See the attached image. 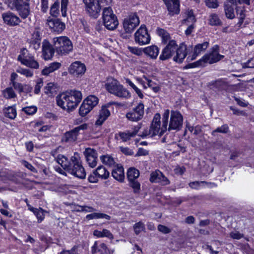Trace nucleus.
<instances>
[{"label": "nucleus", "instance_id": "12", "mask_svg": "<svg viewBox=\"0 0 254 254\" xmlns=\"http://www.w3.org/2000/svg\"><path fill=\"white\" fill-rule=\"evenodd\" d=\"M27 51L23 48L21 51V54L18 56L17 60L22 64L32 68L37 69L39 67L38 63L34 60L33 56L26 55Z\"/></svg>", "mask_w": 254, "mask_h": 254}, {"label": "nucleus", "instance_id": "49", "mask_svg": "<svg viewBox=\"0 0 254 254\" xmlns=\"http://www.w3.org/2000/svg\"><path fill=\"white\" fill-rule=\"evenodd\" d=\"M212 85L215 88L222 89L226 85V82L222 79H219L215 81H212Z\"/></svg>", "mask_w": 254, "mask_h": 254}, {"label": "nucleus", "instance_id": "59", "mask_svg": "<svg viewBox=\"0 0 254 254\" xmlns=\"http://www.w3.org/2000/svg\"><path fill=\"white\" fill-rule=\"evenodd\" d=\"M43 86V81L41 79H39L36 83L35 87L34 93L36 94H38L40 91V89Z\"/></svg>", "mask_w": 254, "mask_h": 254}, {"label": "nucleus", "instance_id": "5", "mask_svg": "<svg viewBox=\"0 0 254 254\" xmlns=\"http://www.w3.org/2000/svg\"><path fill=\"white\" fill-rule=\"evenodd\" d=\"M53 46L58 54L65 55L73 50L71 41L66 36L55 37L53 39Z\"/></svg>", "mask_w": 254, "mask_h": 254}, {"label": "nucleus", "instance_id": "30", "mask_svg": "<svg viewBox=\"0 0 254 254\" xmlns=\"http://www.w3.org/2000/svg\"><path fill=\"white\" fill-rule=\"evenodd\" d=\"M140 128L139 127H136L134 128V130L132 132H121L119 133V136L123 140V141H127L129 140L131 137H134L138 132V130Z\"/></svg>", "mask_w": 254, "mask_h": 254}, {"label": "nucleus", "instance_id": "20", "mask_svg": "<svg viewBox=\"0 0 254 254\" xmlns=\"http://www.w3.org/2000/svg\"><path fill=\"white\" fill-rule=\"evenodd\" d=\"M85 71V65L79 61L73 63L68 68L69 73L74 76L82 75Z\"/></svg>", "mask_w": 254, "mask_h": 254}, {"label": "nucleus", "instance_id": "29", "mask_svg": "<svg viewBox=\"0 0 254 254\" xmlns=\"http://www.w3.org/2000/svg\"><path fill=\"white\" fill-rule=\"evenodd\" d=\"M112 176L115 179L121 182H123L125 178L123 167H118L115 169L113 170Z\"/></svg>", "mask_w": 254, "mask_h": 254}, {"label": "nucleus", "instance_id": "17", "mask_svg": "<svg viewBox=\"0 0 254 254\" xmlns=\"http://www.w3.org/2000/svg\"><path fill=\"white\" fill-rule=\"evenodd\" d=\"M2 17L4 23L9 26H17L21 22L18 16L10 11L2 13Z\"/></svg>", "mask_w": 254, "mask_h": 254}, {"label": "nucleus", "instance_id": "50", "mask_svg": "<svg viewBox=\"0 0 254 254\" xmlns=\"http://www.w3.org/2000/svg\"><path fill=\"white\" fill-rule=\"evenodd\" d=\"M59 13V3L55 2L51 6L50 13L53 16H57Z\"/></svg>", "mask_w": 254, "mask_h": 254}, {"label": "nucleus", "instance_id": "4", "mask_svg": "<svg viewBox=\"0 0 254 254\" xmlns=\"http://www.w3.org/2000/svg\"><path fill=\"white\" fill-rule=\"evenodd\" d=\"M169 110H166L163 114L162 127L160 132V136L162 135L167 129L168 130H179L183 126V118L181 113L177 111H172L169 125L168 127V120L169 118Z\"/></svg>", "mask_w": 254, "mask_h": 254}, {"label": "nucleus", "instance_id": "51", "mask_svg": "<svg viewBox=\"0 0 254 254\" xmlns=\"http://www.w3.org/2000/svg\"><path fill=\"white\" fill-rule=\"evenodd\" d=\"M203 66L201 59H200L198 61L189 64L185 66V68L188 69L190 68H194L195 67Z\"/></svg>", "mask_w": 254, "mask_h": 254}, {"label": "nucleus", "instance_id": "48", "mask_svg": "<svg viewBox=\"0 0 254 254\" xmlns=\"http://www.w3.org/2000/svg\"><path fill=\"white\" fill-rule=\"evenodd\" d=\"M27 115H33L37 111V107L35 106H29L23 108L22 110Z\"/></svg>", "mask_w": 254, "mask_h": 254}, {"label": "nucleus", "instance_id": "25", "mask_svg": "<svg viewBox=\"0 0 254 254\" xmlns=\"http://www.w3.org/2000/svg\"><path fill=\"white\" fill-rule=\"evenodd\" d=\"M209 46L208 42H204L201 44H198L195 46L193 54L187 58V60L192 61L196 59L197 56L201 52H204Z\"/></svg>", "mask_w": 254, "mask_h": 254}, {"label": "nucleus", "instance_id": "22", "mask_svg": "<svg viewBox=\"0 0 254 254\" xmlns=\"http://www.w3.org/2000/svg\"><path fill=\"white\" fill-rule=\"evenodd\" d=\"M43 55L45 60H49L53 57L56 51L55 47L48 41L44 40L42 45Z\"/></svg>", "mask_w": 254, "mask_h": 254}, {"label": "nucleus", "instance_id": "63", "mask_svg": "<svg viewBox=\"0 0 254 254\" xmlns=\"http://www.w3.org/2000/svg\"><path fill=\"white\" fill-rule=\"evenodd\" d=\"M158 170H156L150 174V181L152 183L156 182L158 179Z\"/></svg>", "mask_w": 254, "mask_h": 254}, {"label": "nucleus", "instance_id": "37", "mask_svg": "<svg viewBox=\"0 0 254 254\" xmlns=\"http://www.w3.org/2000/svg\"><path fill=\"white\" fill-rule=\"evenodd\" d=\"M224 10L226 16L228 18L232 19L235 18L234 9L232 5L229 3H225Z\"/></svg>", "mask_w": 254, "mask_h": 254}, {"label": "nucleus", "instance_id": "60", "mask_svg": "<svg viewBox=\"0 0 254 254\" xmlns=\"http://www.w3.org/2000/svg\"><path fill=\"white\" fill-rule=\"evenodd\" d=\"M120 150L123 153L126 155H132L133 154L132 150L128 147H124L122 146L120 147Z\"/></svg>", "mask_w": 254, "mask_h": 254}, {"label": "nucleus", "instance_id": "38", "mask_svg": "<svg viewBox=\"0 0 254 254\" xmlns=\"http://www.w3.org/2000/svg\"><path fill=\"white\" fill-rule=\"evenodd\" d=\"M100 159L103 164L109 166H112L115 164L114 159L109 155L101 156Z\"/></svg>", "mask_w": 254, "mask_h": 254}, {"label": "nucleus", "instance_id": "13", "mask_svg": "<svg viewBox=\"0 0 254 254\" xmlns=\"http://www.w3.org/2000/svg\"><path fill=\"white\" fill-rule=\"evenodd\" d=\"M87 124H84L75 127L70 131L66 132L62 138V141L64 142L75 141L77 139V137L79 134V131L80 130H85L87 129Z\"/></svg>", "mask_w": 254, "mask_h": 254}, {"label": "nucleus", "instance_id": "56", "mask_svg": "<svg viewBox=\"0 0 254 254\" xmlns=\"http://www.w3.org/2000/svg\"><path fill=\"white\" fill-rule=\"evenodd\" d=\"M12 85L13 88L15 90L18 91L20 93L24 91L23 86L21 83L17 82L16 81H13V82L12 83Z\"/></svg>", "mask_w": 254, "mask_h": 254}, {"label": "nucleus", "instance_id": "3", "mask_svg": "<svg viewBox=\"0 0 254 254\" xmlns=\"http://www.w3.org/2000/svg\"><path fill=\"white\" fill-rule=\"evenodd\" d=\"M80 91L70 90L63 93L56 97L57 105L64 110L74 109L82 100Z\"/></svg>", "mask_w": 254, "mask_h": 254}, {"label": "nucleus", "instance_id": "64", "mask_svg": "<svg viewBox=\"0 0 254 254\" xmlns=\"http://www.w3.org/2000/svg\"><path fill=\"white\" fill-rule=\"evenodd\" d=\"M98 176L95 174L94 171L93 173L89 175L88 180L90 183H95L98 182Z\"/></svg>", "mask_w": 254, "mask_h": 254}, {"label": "nucleus", "instance_id": "16", "mask_svg": "<svg viewBox=\"0 0 254 254\" xmlns=\"http://www.w3.org/2000/svg\"><path fill=\"white\" fill-rule=\"evenodd\" d=\"M135 41L140 45L148 44L150 37L145 26H141L134 34Z\"/></svg>", "mask_w": 254, "mask_h": 254}, {"label": "nucleus", "instance_id": "27", "mask_svg": "<svg viewBox=\"0 0 254 254\" xmlns=\"http://www.w3.org/2000/svg\"><path fill=\"white\" fill-rule=\"evenodd\" d=\"M94 173L98 178L103 180L107 179L110 175L109 172L102 165L99 166L97 169L94 170Z\"/></svg>", "mask_w": 254, "mask_h": 254}, {"label": "nucleus", "instance_id": "11", "mask_svg": "<svg viewBox=\"0 0 254 254\" xmlns=\"http://www.w3.org/2000/svg\"><path fill=\"white\" fill-rule=\"evenodd\" d=\"M144 114V106L143 103H139L133 108L131 110L126 114L127 118L132 122H137L141 120Z\"/></svg>", "mask_w": 254, "mask_h": 254}, {"label": "nucleus", "instance_id": "55", "mask_svg": "<svg viewBox=\"0 0 254 254\" xmlns=\"http://www.w3.org/2000/svg\"><path fill=\"white\" fill-rule=\"evenodd\" d=\"M200 184H205L207 185L211 184V183H208L205 181H201V182H198V181H195L190 182L189 184V186L192 188V189H197L198 186H199Z\"/></svg>", "mask_w": 254, "mask_h": 254}, {"label": "nucleus", "instance_id": "54", "mask_svg": "<svg viewBox=\"0 0 254 254\" xmlns=\"http://www.w3.org/2000/svg\"><path fill=\"white\" fill-rule=\"evenodd\" d=\"M170 184L169 179L160 171V185L162 186L167 185Z\"/></svg>", "mask_w": 254, "mask_h": 254}, {"label": "nucleus", "instance_id": "14", "mask_svg": "<svg viewBox=\"0 0 254 254\" xmlns=\"http://www.w3.org/2000/svg\"><path fill=\"white\" fill-rule=\"evenodd\" d=\"M159 133V113H156L149 128L145 129L139 135L142 137L150 136L153 137Z\"/></svg>", "mask_w": 254, "mask_h": 254}, {"label": "nucleus", "instance_id": "26", "mask_svg": "<svg viewBox=\"0 0 254 254\" xmlns=\"http://www.w3.org/2000/svg\"><path fill=\"white\" fill-rule=\"evenodd\" d=\"M121 85L116 79L110 77L107 79V82L105 84V87L109 92L114 95Z\"/></svg>", "mask_w": 254, "mask_h": 254}, {"label": "nucleus", "instance_id": "10", "mask_svg": "<svg viewBox=\"0 0 254 254\" xmlns=\"http://www.w3.org/2000/svg\"><path fill=\"white\" fill-rule=\"evenodd\" d=\"M139 176V172L134 168H130L127 172V178L129 186L133 189L134 193H138L140 190V184L137 180Z\"/></svg>", "mask_w": 254, "mask_h": 254}, {"label": "nucleus", "instance_id": "24", "mask_svg": "<svg viewBox=\"0 0 254 254\" xmlns=\"http://www.w3.org/2000/svg\"><path fill=\"white\" fill-rule=\"evenodd\" d=\"M114 252V250H109L104 243H101L98 245L97 242L94 243L91 250L92 254H95L97 252L100 253V254H113Z\"/></svg>", "mask_w": 254, "mask_h": 254}, {"label": "nucleus", "instance_id": "45", "mask_svg": "<svg viewBox=\"0 0 254 254\" xmlns=\"http://www.w3.org/2000/svg\"><path fill=\"white\" fill-rule=\"evenodd\" d=\"M229 131V127L227 125L225 124L220 127H217L216 129L212 131L211 134L213 136L215 135L216 132L227 133Z\"/></svg>", "mask_w": 254, "mask_h": 254}, {"label": "nucleus", "instance_id": "43", "mask_svg": "<svg viewBox=\"0 0 254 254\" xmlns=\"http://www.w3.org/2000/svg\"><path fill=\"white\" fill-rule=\"evenodd\" d=\"M92 109L87 106L86 104L82 102L79 109V114L82 117H84L87 115Z\"/></svg>", "mask_w": 254, "mask_h": 254}, {"label": "nucleus", "instance_id": "36", "mask_svg": "<svg viewBox=\"0 0 254 254\" xmlns=\"http://www.w3.org/2000/svg\"><path fill=\"white\" fill-rule=\"evenodd\" d=\"M236 11L237 15L239 16V21L238 23L239 27H240L244 22V20L246 17V14L245 13L246 9L244 7L237 6L236 7Z\"/></svg>", "mask_w": 254, "mask_h": 254}, {"label": "nucleus", "instance_id": "6", "mask_svg": "<svg viewBox=\"0 0 254 254\" xmlns=\"http://www.w3.org/2000/svg\"><path fill=\"white\" fill-rule=\"evenodd\" d=\"M30 0H7V4L11 10L15 9L23 19L26 18L30 14Z\"/></svg>", "mask_w": 254, "mask_h": 254}, {"label": "nucleus", "instance_id": "35", "mask_svg": "<svg viewBox=\"0 0 254 254\" xmlns=\"http://www.w3.org/2000/svg\"><path fill=\"white\" fill-rule=\"evenodd\" d=\"M5 116L10 119H14L16 117V110L14 106H9L3 109Z\"/></svg>", "mask_w": 254, "mask_h": 254}, {"label": "nucleus", "instance_id": "31", "mask_svg": "<svg viewBox=\"0 0 254 254\" xmlns=\"http://www.w3.org/2000/svg\"><path fill=\"white\" fill-rule=\"evenodd\" d=\"M114 95L118 97L127 99L130 97L129 91L122 85L119 86Z\"/></svg>", "mask_w": 254, "mask_h": 254}, {"label": "nucleus", "instance_id": "2", "mask_svg": "<svg viewBox=\"0 0 254 254\" xmlns=\"http://www.w3.org/2000/svg\"><path fill=\"white\" fill-rule=\"evenodd\" d=\"M189 51L190 50L184 43H181L178 47L176 41L170 40L162 50V53L160 55V60L165 61L169 59L176 53V55L173 57V61L181 64L187 57Z\"/></svg>", "mask_w": 254, "mask_h": 254}, {"label": "nucleus", "instance_id": "41", "mask_svg": "<svg viewBox=\"0 0 254 254\" xmlns=\"http://www.w3.org/2000/svg\"><path fill=\"white\" fill-rule=\"evenodd\" d=\"M209 24L212 26H219L222 25V22L218 16L214 13L210 16Z\"/></svg>", "mask_w": 254, "mask_h": 254}, {"label": "nucleus", "instance_id": "34", "mask_svg": "<svg viewBox=\"0 0 254 254\" xmlns=\"http://www.w3.org/2000/svg\"><path fill=\"white\" fill-rule=\"evenodd\" d=\"M98 102L99 99L96 96L90 95L87 97L83 102L86 104L87 106L92 110L98 104Z\"/></svg>", "mask_w": 254, "mask_h": 254}, {"label": "nucleus", "instance_id": "47", "mask_svg": "<svg viewBox=\"0 0 254 254\" xmlns=\"http://www.w3.org/2000/svg\"><path fill=\"white\" fill-rule=\"evenodd\" d=\"M133 228L135 233L138 235L145 229V226L143 223L139 222L134 224Z\"/></svg>", "mask_w": 254, "mask_h": 254}, {"label": "nucleus", "instance_id": "52", "mask_svg": "<svg viewBox=\"0 0 254 254\" xmlns=\"http://www.w3.org/2000/svg\"><path fill=\"white\" fill-rule=\"evenodd\" d=\"M205 4L209 8H215L218 6L217 0H206Z\"/></svg>", "mask_w": 254, "mask_h": 254}, {"label": "nucleus", "instance_id": "40", "mask_svg": "<svg viewBox=\"0 0 254 254\" xmlns=\"http://www.w3.org/2000/svg\"><path fill=\"white\" fill-rule=\"evenodd\" d=\"M160 37L161 38L162 43L166 44L167 42H169L171 40V37L168 32L163 29L160 28Z\"/></svg>", "mask_w": 254, "mask_h": 254}, {"label": "nucleus", "instance_id": "9", "mask_svg": "<svg viewBox=\"0 0 254 254\" xmlns=\"http://www.w3.org/2000/svg\"><path fill=\"white\" fill-rule=\"evenodd\" d=\"M85 3L86 10L89 14L94 17H97L100 11L102 3L104 1L110 2L111 0H83Z\"/></svg>", "mask_w": 254, "mask_h": 254}, {"label": "nucleus", "instance_id": "28", "mask_svg": "<svg viewBox=\"0 0 254 254\" xmlns=\"http://www.w3.org/2000/svg\"><path fill=\"white\" fill-rule=\"evenodd\" d=\"M143 52L151 58L155 59L158 55L159 50L157 46H151L144 48Z\"/></svg>", "mask_w": 254, "mask_h": 254}, {"label": "nucleus", "instance_id": "1", "mask_svg": "<svg viewBox=\"0 0 254 254\" xmlns=\"http://www.w3.org/2000/svg\"><path fill=\"white\" fill-rule=\"evenodd\" d=\"M57 161L68 173L80 179L85 178L86 172L78 153L75 152L69 159L59 154L57 157Z\"/></svg>", "mask_w": 254, "mask_h": 254}, {"label": "nucleus", "instance_id": "62", "mask_svg": "<svg viewBox=\"0 0 254 254\" xmlns=\"http://www.w3.org/2000/svg\"><path fill=\"white\" fill-rule=\"evenodd\" d=\"M76 250L77 247L74 246L70 250L63 251L60 254H78Z\"/></svg>", "mask_w": 254, "mask_h": 254}, {"label": "nucleus", "instance_id": "53", "mask_svg": "<svg viewBox=\"0 0 254 254\" xmlns=\"http://www.w3.org/2000/svg\"><path fill=\"white\" fill-rule=\"evenodd\" d=\"M244 236L243 234L240 233L237 231H233L230 233V237L233 239L240 240L243 238Z\"/></svg>", "mask_w": 254, "mask_h": 254}, {"label": "nucleus", "instance_id": "21", "mask_svg": "<svg viewBox=\"0 0 254 254\" xmlns=\"http://www.w3.org/2000/svg\"><path fill=\"white\" fill-rule=\"evenodd\" d=\"M84 154L89 166L94 168L97 165V153L95 149L88 148L84 151Z\"/></svg>", "mask_w": 254, "mask_h": 254}, {"label": "nucleus", "instance_id": "46", "mask_svg": "<svg viewBox=\"0 0 254 254\" xmlns=\"http://www.w3.org/2000/svg\"><path fill=\"white\" fill-rule=\"evenodd\" d=\"M16 71L17 72L23 74L27 77H31L33 74V72L30 69L23 68L20 67H19Z\"/></svg>", "mask_w": 254, "mask_h": 254}, {"label": "nucleus", "instance_id": "19", "mask_svg": "<svg viewBox=\"0 0 254 254\" xmlns=\"http://www.w3.org/2000/svg\"><path fill=\"white\" fill-rule=\"evenodd\" d=\"M47 24L53 32L58 33H61L65 27V24L61 21L59 19L56 18L48 19L47 20Z\"/></svg>", "mask_w": 254, "mask_h": 254}, {"label": "nucleus", "instance_id": "15", "mask_svg": "<svg viewBox=\"0 0 254 254\" xmlns=\"http://www.w3.org/2000/svg\"><path fill=\"white\" fill-rule=\"evenodd\" d=\"M139 24V18L136 13L129 15L128 18L125 19L123 26L126 33L132 32Z\"/></svg>", "mask_w": 254, "mask_h": 254}, {"label": "nucleus", "instance_id": "23", "mask_svg": "<svg viewBox=\"0 0 254 254\" xmlns=\"http://www.w3.org/2000/svg\"><path fill=\"white\" fill-rule=\"evenodd\" d=\"M166 7L172 15L178 14L180 12L179 0H163Z\"/></svg>", "mask_w": 254, "mask_h": 254}, {"label": "nucleus", "instance_id": "58", "mask_svg": "<svg viewBox=\"0 0 254 254\" xmlns=\"http://www.w3.org/2000/svg\"><path fill=\"white\" fill-rule=\"evenodd\" d=\"M129 85L134 90L136 94L140 98H143V95L142 94L141 91L130 81L128 82Z\"/></svg>", "mask_w": 254, "mask_h": 254}, {"label": "nucleus", "instance_id": "57", "mask_svg": "<svg viewBox=\"0 0 254 254\" xmlns=\"http://www.w3.org/2000/svg\"><path fill=\"white\" fill-rule=\"evenodd\" d=\"M68 3V0H62L61 11L63 16H66V9Z\"/></svg>", "mask_w": 254, "mask_h": 254}, {"label": "nucleus", "instance_id": "33", "mask_svg": "<svg viewBox=\"0 0 254 254\" xmlns=\"http://www.w3.org/2000/svg\"><path fill=\"white\" fill-rule=\"evenodd\" d=\"M101 218H104L109 220L111 219V216L103 213L98 212H94L91 214H88L86 216V219L87 220Z\"/></svg>", "mask_w": 254, "mask_h": 254}, {"label": "nucleus", "instance_id": "32", "mask_svg": "<svg viewBox=\"0 0 254 254\" xmlns=\"http://www.w3.org/2000/svg\"><path fill=\"white\" fill-rule=\"evenodd\" d=\"M61 66L60 63L54 62L49 64V66L46 67L43 69L42 73L43 75H47L51 72L59 69Z\"/></svg>", "mask_w": 254, "mask_h": 254}, {"label": "nucleus", "instance_id": "44", "mask_svg": "<svg viewBox=\"0 0 254 254\" xmlns=\"http://www.w3.org/2000/svg\"><path fill=\"white\" fill-rule=\"evenodd\" d=\"M57 85L52 82L48 83L44 87V92L46 94H53L56 92Z\"/></svg>", "mask_w": 254, "mask_h": 254}, {"label": "nucleus", "instance_id": "39", "mask_svg": "<svg viewBox=\"0 0 254 254\" xmlns=\"http://www.w3.org/2000/svg\"><path fill=\"white\" fill-rule=\"evenodd\" d=\"M3 97L7 99L14 98L16 97V95L12 87H7L2 91Z\"/></svg>", "mask_w": 254, "mask_h": 254}, {"label": "nucleus", "instance_id": "61", "mask_svg": "<svg viewBox=\"0 0 254 254\" xmlns=\"http://www.w3.org/2000/svg\"><path fill=\"white\" fill-rule=\"evenodd\" d=\"M186 171V168L184 166H177L174 169V172L177 175H182Z\"/></svg>", "mask_w": 254, "mask_h": 254}, {"label": "nucleus", "instance_id": "8", "mask_svg": "<svg viewBox=\"0 0 254 254\" xmlns=\"http://www.w3.org/2000/svg\"><path fill=\"white\" fill-rule=\"evenodd\" d=\"M219 47L217 45L211 48L210 52L205 54L201 59L203 66L205 64H213L223 59L224 56L219 54Z\"/></svg>", "mask_w": 254, "mask_h": 254}, {"label": "nucleus", "instance_id": "42", "mask_svg": "<svg viewBox=\"0 0 254 254\" xmlns=\"http://www.w3.org/2000/svg\"><path fill=\"white\" fill-rule=\"evenodd\" d=\"M30 210L32 211L36 216L38 220V222H41L44 218V211L42 208L36 209L32 207L30 208Z\"/></svg>", "mask_w": 254, "mask_h": 254}, {"label": "nucleus", "instance_id": "18", "mask_svg": "<svg viewBox=\"0 0 254 254\" xmlns=\"http://www.w3.org/2000/svg\"><path fill=\"white\" fill-rule=\"evenodd\" d=\"M118 105L116 102H110L108 104L107 106H103L102 109L99 112V115L97 120L95 122L96 126H101L107 120L108 117L110 115V111L107 109V107L109 105Z\"/></svg>", "mask_w": 254, "mask_h": 254}, {"label": "nucleus", "instance_id": "7", "mask_svg": "<svg viewBox=\"0 0 254 254\" xmlns=\"http://www.w3.org/2000/svg\"><path fill=\"white\" fill-rule=\"evenodd\" d=\"M102 18L105 27L109 30L115 29L119 24L117 16L110 7L104 8Z\"/></svg>", "mask_w": 254, "mask_h": 254}]
</instances>
